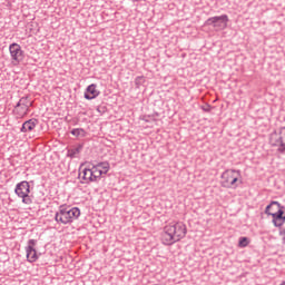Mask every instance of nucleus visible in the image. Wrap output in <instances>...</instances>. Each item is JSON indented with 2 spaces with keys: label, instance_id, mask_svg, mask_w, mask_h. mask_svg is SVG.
Wrapping results in <instances>:
<instances>
[{
  "label": "nucleus",
  "instance_id": "nucleus-9",
  "mask_svg": "<svg viewBox=\"0 0 285 285\" xmlns=\"http://www.w3.org/2000/svg\"><path fill=\"white\" fill-rule=\"evenodd\" d=\"M9 52L11 55L12 61H16V63H20V61H23V50H21V45L13 42L9 46Z\"/></svg>",
  "mask_w": 285,
  "mask_h": 285
},
{
  "label": "nucleus",
  "instance_id": "nucleus-6",
  "mask_svg": "<svg viewBox=\"0 0 285 285\" xmlns=\"http://www.w3.org/2000/svg\"><path fill=\"white\" fill-rule=\"evenodd\" d=\"M228 16L227 14H222V16H215L212 18H208L205 21V26H213L215 30H226L228 28Z\"/></svg>",
  "mask_w": 285,
  "mask_h": 285
},
{
  "label": "nucleus",
  "instance_id": "nucleus-16",
  "mask_svg": "<svg viewBox=\"0 0 285 285\" xmlns=\"http://www.w3.org/2000/svg\"><path fill=\"white\" fill-rule=\"evenodd\" d=\"M91 170L94 173V180L99 181V179H101V175H104V170L99 169L97 165H92Z\"/></svg>",
  "mask_w": 285,
  "mask_h": 285
},
{
  "label": "nucleus",
  "instance_id": "nucleus-12",
  "mask_svg": "<svg viewBox=\"0 0 285 285\" xmlns=\"http://www.w3.org/2000/svg\"><path fill=\"white\" fill-rule=\"evenodd\" d=\"M39 120L37 118H31L22 124L20 131L22 132H32L33 128H37Z\"/></svg>",
  "mask_w": 285,
  "mask_h": 285
},
{
  "label": "nucleus",
  "instance_id": "nucleus-11",
  "mask_svg": "<svg viewBox=\"0 0 285 285\" xmlns=\"http://www.w3.org/2000/svg\"><path fill=\"white\" fill-rule=\"evenodd\" d=\"M100 91L97 90V85L91 83L87 87L86 91H85V99H87L88 101L92 100V99H97V97H99Z\"/></svg>",
  "mask_w": 285,
  "mask_h": 285
},
{
  "label": "nucleus",
  "instance_id": "nucleus-23",
  "mask_svg": "<svg viewBox=\"0 0 285 285\" xmlns=\"http://www.w3.org/2000/svg\"><path fill=\"white\" fill-rule=\"evenodd\" d=\"M204 112H210L213 110V107L209 104H206L200 107Z\"/></svg>",
  "mask_w": 285,
  "mask_h": 285
},
{
  "label": "nucleus",
  "instance_id": "nucleus-25",
  "mask_svg": "<svg viewBox=\"0 0 285 285\" xmlns=\"http://www.w3.org/2000/svg\"><path fill=\"white\" fill-rule=\"evenodd\" d=\"M272 210H275V208L272 207Z\"/></svg>",
  "mask_w": 285,
  "mask_h": 285
},
{
  "label": "nucleus",
  "instance_id": "nucleus-8",
  "mask_svg": "<svg viewBox=\"0 0 285 285\" xmlns=\"http://www.w3.org/2000/svg\"><path fill=\"white\" fill-rule=\"evenodd\" d=\"M272 222L276 228H282L285 224V206L279 204L277 212L272 214Z\"/></svg>",
  "mask_w": 285,
  "mask_h": 285
},
{
  "label": "nucleus",
  "instance_id": "nucleus-10",
  "mask_svg": "<svg viewBox=\"0 0 285 285\" xmlns=\"http://www.w3.org/2000/svg\"><path fill=\"white\" fill-rule=\"evenodd\" d=\"M79 179L81 180V184H92L95 183V176L92 173V168H85L82 171L79 173Z\"/></svg>",
  "mask_w": 285,
  "mask_h": 285
},
{
  "label": "nucleus",
  "instance_id": "nucleus-3",
  "mask_svg": "<svg viewBox=\"0 0 285 285\" xmlns=\"http://www.w3.org/2000/svg\"><path fill=\"white\" fill-rule=\"evenodd\" d=\"M239 177H242V170L226 169L220 176V186L223 188H237Z\"/></svg>",
  "mask_w": 285,
  "mask_h": 285
},
{
  "label": "nucleus",
  "instance_id": "nucleus-14",
  "mask_svg": "<svg viewBox=\"0 0 285 285\" xmlns=\"http://www.w3.org/2000/svg\"><path fill=\"white\" fill-rule=\"evenodd\" d=\"M70 134L73 137H77V139H83V137H88V131L83 128H75L70 131Z\"/></svg>",
  "mask_w": 285,
  "mask_h": 285
},
{
  "label": "nucleus",
  "instance_id": "nucleus-5",
  "mask_svg": "<svg viewBox=\"0 0 285 285\" xmlns=\"http://www.w3.org/2000/svg\"><path fill=\"white\" fill-rule=\"evenodd\" d=\"M269 144L278 148V153H285V127H281L271 134Z\"/></svg>",
  "mask_w": 285,
  "mask_h": 285
},
{
  "label": "nucleus",
  "instance_id": "nucleus-2",
  "mask_svg": "<svg viewBox=\"0 0 285 285\" xmlns=\"http://www.w3.org/2000/svg\"><path fill=\"white\" fill-rule=\"evenodd\" d=\"M81 216V209L79 207H70L68 205H60L55 214V222L57 224H72L75 219H79Z\"/></svg>",
  "mask_w": 285,
  "mask_h": 285
},
{
  "label": "nucleus",
  "instance_id": "nucleus-21",
  "mask_svg": "<svg viewBox=\"0 0 285 285\" xmlns=\"http://www.w3.org/2000/svg\"><path fill=\"white\" fill-rule=\"evenodd\" d=\"M145 82H146V78H144V76H138L135 79V85L137 88H139V86H144Z\"/></svg>",
  "mask_w": 285,
  "mask_h": 285
},
{
  "label": "nucleus",
  "instance_id": "nucleus-19",
  "mask_svg": "<svg viewBox=\"0 0 285 285\" xmlns=\"http://www.w3.org/2000/svg\"><path fill=\"white\" fill-rule=\"evenodd\" d=\"M96 166H98V168H102L104 175H107L108 170H110V164L108 161L98 163Z\"/></svg>",
  "mask_w": 285,
  "mask_h": 285
},
{
  "label": "nucleus",
  "instance_id": "nucleus-7",
  "mask_svg": "<svg viewBox=\"0 0 285 285\" xmlns=\"http://www.w3.org/2000/svg\"><path fill=\"white\" fill-rule=\"evenodd\" d=\"M37 239H29L28 240V245L26 247V253H27V262H29L30 264L37 262V259H39V253H37Z\"/></svg>",
  "mask_w": 285,
  "mask_h": 285
},
{
  "label": "nucleus",
  "instance_id": "nucleus-1",
  "mask_svg": "<svg viewBox=\"0 0 285 285\" xmlns=\"http://www.w3.org/2000/svg\"><path fill=\"white\" fill-rule=\"evenodd\" d=\"M186 233H188L186 224L181 222L169 224L164 228V233L161 235L163 244L165 246H173L176 242H181V239L186 237Z\"/></svg>",
  "mask_w": 285,
  "mask_h": 285
},
{
  "label": "nucleus",
  "instance_id": "nucleus-18",
  "mask_svg": "<svg viewBox=\"0 0 285 285\" xmlns=\"http://www.w3.org/2000/svg\"><path fill=\"white\" fill-rule=\"evenodd\" d=\"M273 206H279V202L272 200L271 204L267 205L266 208H265V215H268V216L273 217V213H271V210L273 209Z\"/></svg>",
  "mask_w": 285,
  "mask_h": 285
},
{
  "label": "nucleus",
  "instance_id": "nucleus-13",
  "mask_svg": "<svg viewBox=\"0 0 285 285\" xmlns=\"http://www.w3.org/2000/svg\"><path fill=\"white\" fill-rule=\"evenodd\" d=\"M81 150H83V144H78L77 147L68 149L67 157H70V159H76V157H79L81 154Z\"/></svg>",
  "mask_w": 285,
  "mask_h": 285
},
{
  "label": "nucleus",
  "instance_id": "nucleus-4",
  "mask_svg": "<svg viewBox=\"0 0 285 285\" xmlns=\"http://www.w3.org/2000/svg\"><path fill=\"white\" fill-rule=\"evenodd\" d=\"M14 193L22 199V204L30 206L32 204V196H30V183L22 180L16 185Z\"/></svg>",
  "mask_w": 285,
  "mask_h": 285
},
{
  "label": "nucleus",
  "instance_id": "nucleus-24",
  "mask_svg": "<svg viewBox=\"0 0 285 285\" xmlns=\"http://www.w3.org/2000/svg\"><path fill=\"white\" fill-rule=\"evenodd\" d=\"M144 121H149L148 119H150V116H144Z\"/></svg>",
  "mask_w": 285,
  "mask_h": 285
},
{
  "label": "nucleus",
  "instance_id": "nucleus-15",
  "mask_svg": "<svg viewBox=\"0 0 285 285\" xmlns=\"http://www.w3.org/2000/svg\"><path fill=\"white\" fill-rule=\"evenodd\" d=\"M21 106H24L26 109L30 108V106H32V102L30 100H28V96L20 98V100L16 105V110H19V108H21Z\"/></svg>",
  "mask_w": 285,
  "mask_h": 285
},
{
  "label": "nucleus",
  "instance_id": "nucleus-22",
  "mask_svg": "<svg viewBox=\"0 0 285 285\" xmlns=\"http://www.w3.org/2000/svg\"><path fill=\"white\" fill-rule=\"evenodd\" d=\"M107 108H106V106H104V105H100V106H98L97 107V111L100 114V115H105V112H107Z\"/></svg>",
  "mask_w": 285,
  "mask_h": 285
},
{
  "label": "nucleus",
  "instance_id": "nucleus-17",
  "mask_svg": "<svg viewBox=\"0 0 285 285\" xmlns=\"http://www.w3.org/2000/svg\"><path fill=\"white\" fill-rule=\"evenodd\" d=\"M13 112H16V115L18 117H23L26 115H28V112H30V108L26 109V106H20L19 109H13Z\"/></svg>",
  "mask_w": 285,
  "mask_h": 285
},
{
  "label": "nucleus",
  "instance_id": "nucleus-20",
  "mask_svg": "<svg viewBox=\"0 0 285 285\" xmlns=\"http://www.w3.org/2000/svg\"><path fill=\"white\" fill-rule=\"evenodd\" d=\"M250 244V239L248 237H240L238 240L239 248H246Z\"/></svg>",
  "mask_w": 285,
  "mask_h": 285
}]
</instances>
